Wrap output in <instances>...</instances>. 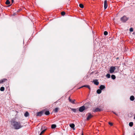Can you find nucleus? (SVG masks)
<instances>
[{
  "mask_svg": "<svg viewBox=\"0 0 135 135\" xmlns=\"http://www.w3.org/2000/svg\"><path fill=\"white\" fill-rule=\"evenodd\" d=\"M11 124L12 128L15 129H19L22 127V126L21 125L20 122H18L16 121H11Z\"/></svg>",
  "mask_w": 135,
  "mask_h": 135,
  "instance_id": "nucleus-1",
  "label": "nucleus"
},
{
  "mask_svg": "<svg viewBox=\"0 0 135 135\" xmlns=\"http://www.w3.org/2000/svg\"><path fill=\"white\" fill-rule=\"evenodd\" d=\"M120 19L122 22H125L128 20V18L126 16H124L121 18Z\"/></svg>",
  "mask_w": 135,
  "mask_h": 135,
  "instance_id": "nucleus-2",
  "label": "nucleus"
},
{
  "mask_svg": "<svg viewBox=\"0 0 135 135\" xmlns=\"http://www.w3.org/2000/svg\"><path fill=\"white\" fill-rule=\"evenodd\" d=\"M45 112V110H43L40 112H38L37 113L36 115L37 116L40 117Z\"/></svg>",
  "mask_w": 135,
  "mask_h": 135,
  "instance_id": "nucleus-3",
  "label": "nucleus"
},
{
  "mask_svg": "<svg viewBox=\"0 0 135 135\" xmlns=\"http://www.w3.org/2000/svg\"><path fill=\"white\" fill-rule=\"evenodd\" d=\"M87 117L86 118V119L87 120H89L90 118L93 117V116L91 115L90 113H88L86 115Z\"/></svg>",
  "mask_w": 135,
  "mask_h": 135,
  "instance_id": "nucleus-4",
  "label": "nucleus"
},
{
  "mask_svg": "<svg viewBox=\"0 0 135 135\" xmlns=\"http://www.w3.org/2000/svg\"><path fill=\"white\" fill-rule=\"evenodd\" d=\"M115 69L116 68L115 67H111L110 68V69L109 70L110 73H113L114 71L115 70Z\"/></svg>",
  "mask_w": 135,
  "mask_h": 135,
  "instance_id": "nucleus-5",
  "label": "nucleus"
},
{
  "mask_svg": "<svg viewBox=\"0 0 135 135\" xmlns=\"http://www.w3.org/2000/svg\"><path fill=\"white\" fill-rule=\"evenodd\" d=\"M85 109V107L83 105L80 107L79 109V111L80 112H82Z\"/></svg>",
  "mask_w": 135,
  "mask_h": 135,
  "instance_id": "nucleus-6",
  "label": "nucleus"
},
{
  "mask_svg": "<svg viewBox=\"0 0 135 135\" xmlns=\"http://www.w3.org/2000/svg\"><path fill=\"white\" fill-rule=\"evenodd\" d=\"M92 82L94 83V84L96 85H98L99 84V82L98 81V80L97 79L93 80Z\"/></svg>",
  "mask_w": 135,
  "mask_h": 135,
  "instance_id": "nucleus-7",
  "label": "nucleus"
},
{
  "mask_svg": "<svg viewBox=\"0 0 135 135\" xmlns=\"http://www.w3.org/2000/svg\"><path fill=\"white\" fill-rule=\"evenodd\" d=\"M104 9H106L108 7V3L107 1L106 0H105L104 1Z\"/></svg>",
  "mask_w": 135,
  "mask_h": 135,
  "instance_id": "nucleus-8",
  "label": "nucleus"
},
{
  "mask_svg": "<svg viewBox=\"0 0 135 135\" xmlns=\"http://www.w3.org/2000/svg\"><path fill=\"white\" fill-rule=\"evenodd\" d=\"M101 110V109H99L98 108H96L94 110L93 112H100Z\"/></svg>",
  "mask_w": 135,
  "mask_h": 135,
  "instance_id": "nucleus-9",
  "label": "nucleus"
},
{
  "mask_svg": "<svg viewBox=\"0 0 135 135\" xmlns=\"http://www.w3.org/2000/svg\"><path fill=\"white\" fill-rule=\"evenodd\" d=\"M69 101L71 102V103H72L73 104H75V102L74 101H75V99H74L73 100H72V99H70V97H69Z\"/></svg>",
  "mask_w": 135,
  "mask_h": 135,
  "instance_id": "nucleus-10",
  "label": "nucleus"
},
{
  "mask_svg": "<svg viewBox=\"0 0 135 135\" xmlns=\"http://www.w3.org/2000/svg\"><path fill=\"white\" fill-rule=\"evenodd\" d=\"M7 80L6 79H3L0 80V84L4 83Z\"/></svg>",
  "mask_w": 135,
  "mask_h": 135,
  "instance_id": "nucleus-11",
  "label": "nucleus"
},
{
  "mask_svg": "<svg viewBox=\"0 0 135 135\" xmlns=\"http://www.w3.org/2000/svg\"><path fill=\"white\" fill-rule=\"evenodd\" d=\"M83 87H86L88 88L89 89H90V86L89 85H84L83 86H81L79 88V89L81 88H82Z\"/></svg>",
  "mask_w": 135,
  "mask_h": 135,
  "instance_id": "nucleus-12",
  "label": "nucleus"
},
{
  "mask_svg": "<svg viewBox=\"0 0 135 135\" xmlns=\"http://www.w3.org/2000/svg\"><path fill=\"white\" fill-rule=\"evenodd\" d=\"M70 127L73 129H75L74 127L75 125L74 124L72 123L70 124Z\"/></svg>",
  "mask_w": 135,
  "mask_h": 135,
  "instance_id": "nucleus-13",
  "label": "nucleus"
},
{
  "mask_svg": "<svg viewBox=\"0 0 135 135\" xmlns=\"http://www.w3.org/2000/svg\"><path fill=\"white\" fill-rule=\"evenodd\" d=\"M105 88V86L104 85H102L100 86L99 88L100 89L102 90L104 89Z\"/></svg>",
  "mask_w": 135,
  "mask_h": 135,
  "instance_id": "nucleus-14",
  "label": "nucleus"
},
{
  "mask_svg": "<svg viewBox=\"0 0 135 135\" xmlns=\"http://www.w3.org/2000/svg\"><path fill=\"white\" fill-rule=\"evenodd\" d=\"M29 113L28 112H26L24 114V116L26 117H28L29 116Z\"/></svg>",
  "mask_w": 135,
  "mask_h": 135,
  "instance_id": "nucleus-15",
  "label": "nucleus"
},
{
  "mask_svg": "<svg viewBox=\"0 0 135 135\" xmlns=\"http://www.w3.org/2000/svg\"><path fill=\"white\" fill-rule=\"evenodd\" d=\"M59 110V108H56L54 109V111L55 113H57L58 112Z\"/></svg>",
  "mask_w": 135,
  "mask_h": 135,
  "instance_id": "nucleus-16",
  "label": "nucleus"
},
{
  "mask_svg": "<svg viewBox=\"0 0 135 135\" xmlns=\"http://www.w3.org/2000/svg\"><path fill=\"white\" fill-rule=\"evenodd\" d=\"M71 111H73L75 113L77 111H78L77 109H73L72 108H70Z\"/></svg>",
  "mask_w": 135,
  "mask_h": 135,
  "instance_id": "nucleus-17",
  "label": "nucleus"
},
{
  "mask_svg": "<svg viewBox=\"0 0 135 135\" xmlns=\"http://www.w3.org/2000/svg\"><path fill=\"white\" fill-rule=\"evenodd\" d=\"M44 128L45 129L41 132L39 135H41L47 129V128Z\"/></svg>",
  "mask_w": 135,
  "mask_h": 135,
  "instance_id": "nucleus-18",
  "label": "nucleus"
},
{
  "mask_svg": "<svg viewBox=\"0 0 135 135\" xmlns=\"http://www.w3.org/2000/svg\"><path fill=\"white\" fill-rule=\"evenodd\" d=\"M130 99L131 100L133 101L134 99V97L133 95L131 96L130 97Z\"/></svg>",
  "mask_w": 135,
  "mask_h": 135,
  "instance_id": "nucleus-19",
  "label": "nucleus"
},
{
  "mask_svg": "<svg viewBox=\"0 0 135 135\" xmlns=\"http://www.w3.org/2000/svg\"><path fill=\"white\" fill-rule=\"evenodd\" d=\"M44 113L46 115H49L50 114V112L49 111H45V112Z\"/></svg>",
  "mask_w": 135,
  "mask_h": 135,
  "instance_id": "nucleus-20",
  "label": "nucleus"
},
{
  "mask_svg": "<svg viewBox=\"0 0 135 135\" xmlns=\"http://www.w3.org/2000/svg\"><path fill=\"white\" fill-rule=\"evenodd\" d=\"M97 93L98 94H100L102 92L101 90L100 89H98L97 91Z\"/></svg>",
  "mask_w": 135,
  "mask_h": 135,
  "instance_id": "nucleus-21",
  "label": "nucleus"
},
{
  "mask_svg": "<svg viewBox=\"0 0 135 135\" xmlns=\"http://www.w3.org/2000/svg\"><path fill=\"white\" fill-rule=\"evenodd\" d=\"M56 127V125L55 124H53L51 125V127L52 129H54Z\"/></svg>",
  "mask_w": 135,
  "mask_h": 135,
  "instance_id": "nucleus-22",
  "label": "nucleus"
},
{
  "mask_svg": "<svg viewBox=\"0 0 135 135\" xmlns=\"http://www.w3.org/2000/svg\"><path fill=\"white\" fill-rule=\"evenodd\" d=\"M111 78L114 80L115 79L116 77L114 75H112L111 76Z\"/></svg>",
  "mask_w": 135,
  "mask_h": 135,
  "instance_id": "nucleus-23",
  "label": "nucleus"
},
{
  "mask_svg": "<svg viewBox=\"0 0 135 135\" xmlns=\"http://www.w3.org/2000/svg\"><path fill=\"white\" fill-rule=\"evenodd\" d=\"M10 2L9 0H7L6 2V4L7 5H8L10 4Z\"/></svg>",
  "mask_w": 135,
  "mask_h": 135,
  "instance_id": "nucleus-24",
  "label": "nucleus"
},
{
  "mask_svg": "<svg viewBox=\"0 0 135 135\" xmlns=\"http://www.w3.org/2000/svg\"><path fill=\"white\" fill-rule=\"evenodd\" d=\"M133 125V122H130L129 123V126L131 127H132Z\"/></svg>",
  "mask_w": 135,
  "mask_h": 135,
  "instance_id": "nucleus-25",
  "label": "nucleus"
},
{
  "mask_svg": "<svg viewBox=\"0 0 135 135\" xmlns=\"http://www.w3.org/2000/svg\"><path fill=\"white\" fill-rule=\"evenodd\" d=\"M0 90L1 91H3L4 90V87H1L0 89Z\"/></svg>",
  "mask_w": 135,
  "mask_h": 135,
  "instance_id": "nucleus-26",
  "label": "nucleus"
},
{
  "mask_svg": "<svg viewBox=\"0 0 135 135\" xmlns=\"http://www.w3.org/2000/svg\"><path fill=\"white\" fill-rule=\"evenodd\" d=\"M79 6L81 8H84V5L82 4H79Z\"/></svg>",
  "mask_w": 135,
  "mask_h": 135,
  "instance_id": "nucleus-27",
  "label": "nucleus"
},
{
  "mask_svg": "<svg viewBox=\"0 0 135 135\" xmlns=\"http://www.w3.org/2000/svg\"><path fill=\"white\" fill-rule=\"evenodd\" d=\"M106 76L108 78H110V75L109 74H107L106 75Z\"/></svg>",
  "mask_w": 135,
  "mask_h": 135,
  "instance_id": "nucleus-28",
  "label": "nucleus"
},
{
  "mask_svg": "<svg viewBox=\"0 0 135 135\" xmlns=\"http://www.w3.org/2000/svg\"><path fill=\"white\" fill-rule=\"evenodd\" d=\"M65 12L64 11H63L61 12V14L62 16H64V15H65Z\"/></svg>",
  "mask_w": 135,
  "mask_h": 135,
  "instance_id": "nucleus-29",
  "label": "nucleus"
},
{
  "mask_svg": "<svg viewBox=\"0 0 135 135\" xmlns=\"http://www.w3.org/2000/svg\"><path fill=\"white\" fill-rule=\"evenodd\" d=\"M108 33L107 31H105L104 32V35H108Z\"/></svg>",
  "mask_w": 135,
  "mask_h": 135,
  "instance_id": "nucleus-30",
  "label": "nucleus"
},
{
  "mask_svg": "<svg viewBox=\"0 0 135 135\" xmlns=\"http://www.w3.org/2000/svg\"><path fill=\"white\" fill-rule=\"evenodd\" d=\"M129 31L130 32H132L133 31V29L132 28H130Z\"/></svg>",
  "mask_w": 135,
  "mask_h": 135,
  "instance_id": "nucleus-31",
  "label": "nucleus"
},
{
  "mask_svg": "<svg viewBox=\"0 0 135 135\" xmlns=\"http://www.w3.org/2000/svg\"><path fill=\"white\" fill-rule=\"evenodd\" d=\"M108 124L111 126H112L113 125V124L112 123L110 122H109L108 123Z\"/></svg>",
  "mask_w": 135,
  "mask_h": 135,
  "instance_id": "nucleus-32",
  "label": "nucleus"
},
{
  "mask_svg": "<svg viewBox=\"0 0 135 135\" xmlns=\"http://www.w3.org/2000/svg\"><path fill=\"white\" fill-rule=\"evenodd\" d=\"M43 129V127H42L41 128V131H42Z\"/></svg>",
  "mask_w": 135,
  "mask_h": 135,
  "instance_id": "nucleus-33",
  "label": "nucleus"
},
{
  "mask_svg": "<svg viewBox=\"0 0 135 135\" xmlns=\"http://www.w3.org/2000/svg\"><path fill=\"white\" fill-rule=\"evenodd\" d=\"M113 112V113L114 114H115V115H118V114H117L115 112Z\"/></svg>",
  "mask_w": 135,
  "mask_h": 135,
  "instance_id": "nucleus-34",
  "label": "nucleus"
},
{
  "mask_svg": "<svg viewBox=\"0 0 135 135\" xmlns=\"http://www.w3.org/2000/svg\"><path fill=\"white\" fill-rule=\"evenodd\" d=\"M14 2V0H12V3H13Z\"/></svg>",
  "mask_w": 135,
  "mask_h": 135,
  "instance_id": "nucleus-35",
  "label": "nucleus"
},
{
  "mask_svg": "<svg viewBox=\"0 0 135 135\" xmlns=\"http://www.w3.org/2000/svg\"><path fill=\"white\" fill-rule=\"evenodd\" d=\"M38 134H39V132H40V131H38Z\"/></svg>",
  "mask_w": 135,
  "mask_h": 135,
  "instance_id": "nucleus-36",
  "label": "nucleus"
},
{
  "mask_svg": "<svg viewBox=\"0 0 135 135\" xmlns=\"http://www.w3.org/2000/svg\"><path fill=\"white\" fill-rule=\"evenodd\" d=\"M81 135H83V133H82V134H81Z\"/></svg>",
  "mask_w": 135,
  "mask_h": 135,
  "instance_id": "nucleus-37",
  "label": "nucleus"
}]
</instances>
